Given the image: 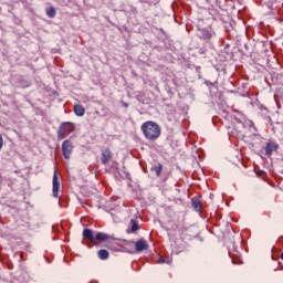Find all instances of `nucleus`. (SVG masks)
<instances>
[{
	"instance_id": "f257e3e1",
	"label": "nucleus",
	"mask_w": 283,
	"mask_h": 283,
	"mask_svg": "<svg viewBox=\"0 0 283 283\" xmlns=\"http://www.w3.org/2000/svg\"><path fill=\"white\" fill-rule=\"evenodd\" d=\"M83 238L88 240V242H91L94 247H99L98 242H114V240H116L114 237L104 232H96L94 235V232L90 229L83 230Z\"/></svg>"
},
{
	"instance_id": "f03ea898",
	"label": "nucleus",
	"mask_w": 283,
	"mask_h": 283,
	"mask_svg": "<svg viewBox=\"0 0 283 283\" xmlns=\"http://www.w3.org/2000/svg\"><path fill=\"white\" fill-rule=\"evenodd\" d=\"M142 132L145 135V138H147V140H156L157 138H160V126L158 124H156L155 122H145L142 126H140Z\"/></svg>"
},
{
	"instance_id": "7ed1b4c3",
	"label": "nucleus",
	"mask_w": 283,
	"mask_h": 283,
	"mask_svg": "<svg viewBox=\"0 0 283 283\" xmlns=\"http://www.w3.org/2000/svg\"><path fill=\"white\" fill-rule=\"evenodd\" d=\"M74 132V124L72 122H64L60 125L57 129V139L63 140L67 134Z\"/></svg>"
},
{
	"instance_id": "20e7f679",
	"label": "nucleus",
	"mask_w": 283,
	"mask_h": 283,
	"mask_svg": "<svg viewBox=\"0 0 283 283\" xmlns=\"http://www.w3.org/2000/svg\"><path fill=\"white\" fill-rule=\"evenodd\" d=\"M74 144L70 139L64 140L62 144V154L65 160H70V156H72Z\"/></svg>"
},
{
	"instance_id": "39448f33",
	"label": "nucleus",
	"mask_w": 283,
	"mask_h": 283,
	"mask_svg": "<svg viewBox=\"0 0 283 283\" xmlns=\"http://www.w3.org/2000/svg\"><path fill=\"white\" fill-rule=\"evenodd\" d=\"M169 231H171V233H178L179 235H182L187 233V226L185 224V221L181 223H174Z\"/></svg>"
},
{
	"instance_id": "423d86ee",
	"label": "nucleus",
	"mask_w": 283,
	"mask_h": 283,
	"mask_svg": "<svg viewBox=\"0 0 283 283\" xmlns=\"http://www.w3.org/2000/svg\"><path fill=\"white\" fill-rule=\"evenodd\" d=\"M149 249V243H147V240L139 239L137 242H135V251L137 253H140L143 251H147Z\"/></svg>"
},
{
	"instance_id": "0eeeda50",
	"label": "nucleus",
	"mask_w": 283,
	"mask_h": 283,
	"mask_svg": "<svg viewBox=\"0 0 283 283\" xmlns=\"http://www.w3.org/2000/svg\"><path fill=\"white\" fill-rule=\"evenodd\" d=\"M277 147L279 145L276 143H266L265 145V156H268V158H271V156H273V151H277Z\"/></svg>"
},
{
	"instance_id": "6e6552de",
	"label": "nucleus",
	"mask_w": 283,
	"mask_h": 283,
	"mask_svg": "<svg viewBox=\"0 0 283 283\" xmlns=\"http://www.w3.org/2000/svg\"><path fill=\"white\" fill-rule=\"evenodd\" d=\"M61 187V184L59 182V176L56 175V171H54L53 175V198H59V189Z\"/></svg>"
},
{
	"instance_id": "1a4fd4ad",
	"label": "nucleus",
	"mask_w": 283,
	"mask_h": 283,
	"mask_svg": "<svg viewBox=\"0 0 283 283\" xmlns=\"http://www.w3.org/2000/svg\"><path fill=\"white\" fill-rule=\"evenodd\" d=\"M102 165H107V163H109V160H112V150L109 148H106L102 151Z\"/></svg>"
},
{
	"instance_id": "9d476101",
	"label": "nucleus",
	"mask_w": 283,
	"mask_h": 283,
	"mask_svg": "<svg viewBox=\"0 0 283 283\" xmlns=\"http://www.w3.org/2000/svg\"><path fill=\"white\" fill-rule=\"evenodd\" d=\"M199 32H200L201 39H203V41H209V39H211L213 36V30H211V29H199Z\"/></svg>"
},
{
	"instance_id": "9b49d317",
	"label": "nucleus",
	"mask_w": 283,
	"mask_h": 283,
	"mask_svg": "<svg viewBox=\"0 0 283 283\" xmlns=\"http://www.w3.org/2000/svg\"><path fill=\"white\" fill-rule=\"evenodd\" d=\"M191 203H192V208L195 209V211H202V202L200 201V199L198 197H193L191 199Z\"/></svg>"
},
{
	"instance_id": "f8f14e48",
	"label": "nucleus",
	"mask_w": 283,
	"mask_h": 283,
	"mask_svg": "<svg viewBox=\"0 0 283 283\" xmlns=\"http://www.w3.org/2000/svg\"><path fill=\"white\" fill-rule=\"evenodd\" d=\"M74 114L75 116H85V107H83L81 104H75Z\"/></svg>"
},
{
	"instance_id": "ddd939ff",
	"label": "nucleus",
	"mask_w": 283,
	"mask_h": 283,
	"mask_svg": "<svg viewBox=\"0 0 283 283\" xmlns=\"http://www.w3.org/2000/svg\"><path fill=\"white\" fill-rule=\"evenodd\" d=\"M97 258L99 260H109V251H107L106 249L98 250Z\"/></svg>"
},
{
	"instance_id": "4468645a",
	"label": "nucleus",
	"mask_w": 283,
	"mask_h": 283,
	"mask_svg": "<svg viewBox=\"0 0 283 283\" xmlns=\"http://www.w3.org/2000/svg\"><path fill=\"white\" fill-rule=\"evenodd\" d=\"M140 230V226L138 224V220L132 219L130 220V231L132 233H136V231Z\"/></svg>"
},
{
	"instance_id": "2eb2a0df",
	"label": "nucleus",
	"mask_w": 283,
	"mask_h": 283,
	"mask_svg": "<svg viewBox=\"0 0 283 283\" xmlns=\"http://www.w3.org/2000/svg\"><path fill=\"white\" fill-rule=\"evenodd\" d=\"M151 171L156 172L157 178H160V175L163 174V164L154 166Z\"/></svg>"
},
{
	"instance_id": "dca6fc26",
	"label": "nucleus",
	"mask_w": 283,
	"mask_h": 283,
	"mask_svg": "<svg viewBox=\"0 0 283 283\" xmlns=\"http://www.w3.org/2000/svg\"><path fill=\"white\" fill-rule=\"evenodd\" d=\"M46 17H49V19H54V17H56V9L54 7L48 8Z\"/></svg>"
},
{
	"instance_id": "f3484780",
	"label": "nucleus",
	"mask_w": 283,
	"mask_h": 283,
	"mask_svg": "<svg viewBox=\"0 0 283 283\" xmlns=\"http://www.w3.org/2000/svg\"><path fill=\"white\" fill-rule=\"evenodd\" d=\"M3 148V136L0 134V149Z\"/></svg>"
},
{
	"instance_id": "a211bd4d",
	"label": "nucleus",
	"mask_w": 283,
	"mask_h": 283,
	"mask_svg": "<svg viewBox=\"0 0 283 283\" xmlns=\"http://www.w3.org/2000/svg\"><path fill=\"white\" fill-rule=\"evenodd\" d=\"M256 176L260 178V177H262V176H264V170H259L258 172H256Z\"/></svg>"
},
{
	"instance_id": "6ab92c4d",
	"label": "nucleus",
	"mask_w": 283,
	"mask_h": 283,
	"mask_svg": "<svg viewBox=\"0 0 283 283\" xmlns=\"http://www.w3.org/2000/svg\"><path fill=\"white\" fill-rule=\"evenodd\" d=\"M123 107L127 108L129 107V104L127 102H122Z\"/></svg>"
},
{
	"instance_id": "aec40b11",
	"label": "nucleus",
	"mask_w": 283,
	"mask_h": 283,
	"mask_svg": "<svg viewBox=\"0 0 283 283\" xmlns=\"http://www.w3.org/2000/svg\"><path fill=\"white\" fill-rule=\"evenodd\" d=\"M158 264H165V260H164L163 258H160V259L158 260Z\"/></svg>"
},
{
	"instance_id": "412c9836",
	"label": "nucleus",
	"mask_w": 283,
	"mask_h": 283,
	"mask_svg": "<svg viewBox=\"0 0 283 283\" xmlns=\"http://www.w3.org/2000/svg\"><path fill=\"white\" fill-rule=\"evenodd\" d=\"M107 249H109L111 251H114V247H112L111 244L106 245Z\"/></svg>"
},
{
	"instance_id": "4be33fe9",
	"label": "nucleus",
	"mask_w": 283,
	"mask_h": 283,
	"mask_svg": "<svg viewBox=\"0 0 283 283\" xmlns=\"http://www.w3.org/2000/svg\"><path fill=\"white\" fill-rule=\"evenodd\" d=\"M233 262V264H238V262H234V261H232Z\"/></svg>"
}]
</instances>
